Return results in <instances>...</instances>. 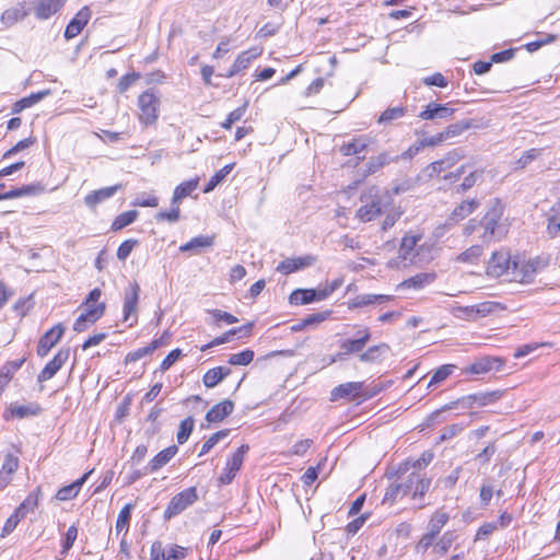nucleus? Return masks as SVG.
Returning a JSON list of instances; mask_svg holds the SVG:
<instances>
[{
	"instance_id": "f257e3e1",
	"label": "nucleus",
	"mask_w": 560,
	"mask_h": 560,
	"mask_svg": "<svg viewBox=\"0 0 560 560\" xmlns=\"http://www.w3.org/2000/svg\"><path fill=\"white\" fill-rule=\"evenodd\" d=\"M431 487V479L413 471L401 482L392 483L384 494L383 503L394 504L398 499L411 494L413 500L422 499Z\"/></svg>"
},
{
	"instance_id": "f03ea898",
	"label": "nucleus",
	"mask_w": 560,
	"mask_h": 560,
	"mask_svg": "<svg viewBox=\"0 0 560 560\" xmlns=\"http://www.w3.org/2000/svg\"><path fill=\"white\" fill-rule=\"evenodd\" d=\"M360 199L363 205L357 210L355 217L362 222L374 220L386 208L385 197L378 195L376 187H371Z\"/></svg>"
},
{
	"instance_id": "7ed1b4c3",
	"label": "nucleus",
	"mask_w": 560,
	"mask_h": 560,
	"mask_svg": "<svg viewBox=\"0 0 560 560\" xmlns=\"http://www.w3.org/2000/svg\"><path fill=\"white\" fill-rule=\"evenodd\" d=\"M161 101L159 95L149 89L138 97V118L144 126L154 125L159 118Z\"/></svg>"
},
{
	"instance_id": "20e7f679",
	"label": "nucleus",
	"mask_w": 560,
	"mask_h": 560,
	"mask_svg": "<svg viewBox=\"0 0 560 560\" xmlns=\"http://www.w3.org/2000/svg\"><path fill=\"white\" fill-rule=\"evenodd\" d=\"M502 214V206L500 205L499 201H495V205L486 213V215L480 221V224L483 228L482 238L485 242H490L491 240L503 235L504 231L499 223Z\"/></svg>"
},
{
	"instance_id": "39448f33",
	"label": "nucleus",
	"mask_w": 560,
	"mask_h": 560,
	"mask_svg": "<svg viewBox=\"0 0 560 560\" xmlns=\"http://www.w3.org/2000/svg\"><path fill=\"white\" fill-rule=\"evenodd\" d=\"M498 306L495 302H482L470 306H453L451 313L458 319L476 320L491 314Z\"/></svg>"
},
{
	"instance_id": "423d86ee",
	"label": "nucleus",
	"mask_w": 560,
	"mask_h": 560,
	"mask_svg": "<svg viewBox=\"0 0 560 560\" xmlns=\"http://www.w3.org/2000/svg\"><path fill=\"white\" fill-rule=\"evenodd\" d=\"M198 499L197 490L195 487H190L172 498L166 510L164 511V518L171 520L177 514L182 513L188 506L194 504Z\"/></svg>"
},
{
	"instance_id": "0eeeda50",
	"label": "nucleus",
	"mask_w": 560,
	"mask_h": 560,
	"mask_svg": "<svg viewBox=\"0 0 560 560\" xmlns=\"http://www.w3.org/2000/svg\"><path fill=\"white\" fill-rule=\"evenodd\" d=\"M539 269V260H514L510 270L511 280L520 283H530Z\"/></svg>"
},
{
	"instance_id": "6e6552de",
	"label": "nucleus",
	"mask_w": 560,
	"mask_h": 560,
	"mask_svg": "<svg viewBox=\"0 0 560 560\" xmlns=\"http://www.w3.org/2000/svg\"><path fill=\"white\" fill-rule=\"evenodd\" d=\"M421 240V235L417 234H406L401 241L398 258L404 262V265H411L421 262L419 258L420 249L422 247L417 248L418 242Z\"/></svg>"
},
{
	"instance_id": "1a4fd4ad",
	"label": "nucleus",
	"mask_w": 560,
	"mask_h": 560,
	"mask_svg": "<svg viewBox=\"0 0 560 560\" xmlns=\"http://www.w3.org/2000/svg\"><path fill=\"white\" fill-rule=\"evenodd\" d=\"M249 446L246 444L241 445L230 459L226 462V466L223 472L219 477V481L222 485H229L234 479L236 472L241 469L245 455L247 454Z\"/></svg>"
},
{
	"instance_id": "9d476101",
	"label": "nucleus",
	"mask_w": 560,
	"mask_h": 560,
	"mask_svg": "<svg viewBox=\"0 0 560 560\" xmlns=\"http://www.w3.org/2000/svg\"><path fill=\"white\" fill-rule=\"evenodd\" d=\"M69 358L68 349H60L55 357L45 365L42 372L37 376L39 383L46 382L52 378L57 372L63 366Z\"/></svg>"
},
{
	"instance_id": "9b49d317",
	"label": "nucleus",
	"mask_w": 560,
	"mask_h": 560,
	"mask_svg": "<svg viewBox=\"0 0 560 560\" xmlns=\"http://www.w3.org/2000/svg\"><path fill=\"white\" fill-rule=\"evenodd\" d=\"M262 54L261 47H252L245 51H242L235 59L229 72L225 74L226 78H232L238 72L247 69L253 60L258 58Z\"/></svg>"
},
{
	"instance_id": "f8f14e48",
	"label": "nucleus",
	"mask_w": 560,
	"mask_h": 560,
	"mask_svg": "<svg viewBox=\"0 0 560 560\" xmlns=\"http://www.w3.org/2000/svg\"><path fill=\"white\" fill-rule=\"evenodd\" d=\"M512 262L506 253L495 252L492 254L491 259L487 266V273L492 277H500L505 272L510 273Z\"/></svg>"
},
{
	"instance_id": "ddd939ff",
	"label": "nucleus",
	"mask_w": 560,
	"mask_h": 560,
	"mask_svg": "<svg viewBox=\"0 0 560 560\" xmlns=\"http://www.w3.org/2000/svg\"><path fill=\"white\" fill-rule=\"evenodd\" d=\"M316 257L306 255L302 257L287 258L277 266V271L289 275L314 265Z\"/></svg>"
},
{
	"instance_id": "4468645a",
	"label": "nucleus",
	"mask_w": 560,
	"mask_h": 560,
	"mask_svg": "<svg viewBox=\"0 0 560 560\" xmlns=\"http://www.w3.org/2000/svg\"><path fill=\"white\" fill-rule=\"evenodd\" d=\"M65 331L61 324H57L49 329L40 339L37 346V354L46 357L50 349L60 340Z\"/></svg>"
},
{
	"instance_id": "2eb2a0df",
	"label": "nucleus",
	"mask_w": 560,
	"mask_h": 560,
	"mask_svg": "<svg viewBox=\"0 0 560 560\" xmlns=\"http://www.w3.org/2000/svg\"><path fill=\"white\" fill-rule=\"evenodd\" d=\"M503 365L500 358L483 357L470 364L465 373L481 375L491 371H499Z\"/></svg>"
},
{
	"instance_id": "dca6fc26",
	"label": "nucleus",
	"mask_w": 560,
	"mask_h": 560,
	"mask_svg": "<svg viewBox=\"0 0 560 560\" xmlns=\"http://www.w3.org/2000/svg\"><path fill=\"white\" fill-rule=\"evenodd\" d=\"M42 408L37 402H30L26 405H19L16 402L10 404L7 408L5 419H24L37 416Z\"/></svg>"
},
{
	"instance_id": "f3484780",
	"label": "nucleus",
	"mask_w": 560,
	"mask_h": 560,
	"mask_svg": "<svg viewBox=\"0 0 560 560\" xmlns=\"http://www.w3.org/2000/svg\"><path fill=\"white\" fill-rule=\"evenodd\" d=\"M91 18V10L89 7H83L75 16L70 21L65 31V37L71 39L77 37L83 27L88 24Z\"/></svg>"
},
{
	"instance_id": "a211bd4d",
	"label": "nucleus",
	"mask_w": 560,
	"mask_h": 560,
	"mask_svg": "<svg viewBox=\"0 0 560 560\" xmlns=\"http://www.w3.org/2000/svg\"><path fill=\"white\" fill-rule=\"evenodd\" d=\"M140 294V285L133 282L125 292L124 298V320L127 322L131 315H136L138 311Z\"/></svg>"
},
{
	"instance_id": "6ab92c4d",
	"label": "nucleus",
	"mask_w": 560,
	"mask_h": 560,
	"mask_svg": "<svg viewBox=\"0 0 560 560\" xmlns=\"http://www.w3.org/2000/svg\"><path fill=\"white\" fill-rule=\"evenodd\" d=\"M454 114V109L447 104H439L431 102L419 114V117L424 120L447 119Z\"/></svg>"
},
{
	"instance_id": "aec40b11",
	"label": "nucleus",
	"mask_w": 560,
	"mask_h": 560,
	"mask_svg": "<svg viewBox=\"0 0 560 560\" xmlns=\"http://www.w3.org/2000/svg\"><path fill=\"white\" fill-rule=\"evenodd\" d=\"M479 202L475 199L463 201L448 215L445 225L453 226L470 215L477 208Z\"/></svg>"
},
{
	"instance_id": "412c9836",
	"label": "nucleus",
	"mask_w": 560,
	"mask_h": 560,
	"mask_svg": "<svg viewBox=\"0 0 560 560\" xmlns=\"http://www.w3.org/2000/svg\"><path fill=\"white\" fill-rule=\"evenodd\" d=\"M66 0H37L34 2V13L39 20H47L58 12Z\"/></svg>"
},
{
	"instance_id": "4be33fe9",
	"label": "nucleus",
	"mask_w": 560,
	"mask_h": 560,
	"mask_svg": "<svg viewBox=\"0 0 560 560\" xmlns=\"http://www.w3.org/2000/svg\"><path fill=\"white\" fill-rule=\"evenodd\" d=\"M325 292L320 293L319 289H298L290 295V303L294 305H304L314 301L325 300Z\"/></svg>"
},
{
	"instance_id": "5701e85b",
	"label": "nucleus",
	"mask_w": 560,
	"mask_h": 560,
	"mask_svg": "<svg viewBox=\"0 0 560 560\" xmlns=\"http://www.w3.org/2000/svg\"><path fill=\"white\" fill-rule=\"evenodd\" d=\"M363 388L362 382H349L340 384L331 390V400L339 398L354 399L360 396Z\"/></svg>"
},
{
	"instance_id": "b1692460",
	"label": "nucleus",
	"mask_w": 560,
	"mask_h": 560,
	"mask_svg": "<svg viewBox=\"0 0 560 560\" xmlns=\"http://www.w3.org/2000/svg\"><path fill=\"white\" fill-rule=\"evenodd\" d=\"M34 504L35 503H31L30 499H26L14 510L13 514L5 521V524L2 527V537L14 530L18 524L26 516L28 508Z\"/></svg>"
},
{
	"instance_id": "393cba45",
	"label": "nucleus",
	"mask_w": 560,
	"mask_h": 560,
	"mask_svg": "<svg viewBox=\"0 0 560 560\" xmlns=\"http://www.w3.org/2000/svg\"><path fill=\"white\" fill-rule=\"evenodd\" d=\"M234 410L233 401L226 399L214 405L206 415V420L209 423L221 422Z\"/></svg>"
},
{
	"instance_id": "a878e982",
	"label": "nucleus",
	"mask_w": 560,
	"mask_h": 560,
	"mask_svg": "<svg viewBox=\"0 0 560 560\" xmlns=\"http://www.w3.org/2000/svg\"><path fill=\"white\" fill-rule=\"evenodd\" d=\"M119 188L120 185H115L91 191L89 195L85 196L84 203L89 208L94 209L98 203L113 197Z\"/></svg>"
},
{
	"instance_id": "bb28decb",
	"label": "nucleus",
	"mask_w": 560,
	"mask_h": 560,
	"mask_svg": "<svg viewBox=\"0 0 560 560\" xmlns=\"http://www.w3.org/2000/svg\"><path fill=\"white\" fill-rule=\"evenodd\" d=\"M44 186L39 183L37 184H31V185H24L20 188L11 189L8 191L2 192V200L4 199H13V198H20L24 196H36L44 191Z\"/></svg>"
},
{
	"instance_id": "cd10ccee",
	"label": "nucleus",
	"mask_w": 560,
	"mask_h": 560,
	"mask_svg": "<svg viewBox=\"0 0 560 560\" xmlns=\"http://www.w3.org/2000/svg\"><path fill=\"white\" fill-rule=\"evenodd\" d=\"M90 474H91V471L84 474L80 479H78L73 483L60 488L56 493V498L59 501H67V500H71V499L75 498L78 495L81 487L88 480Z\"/></svg>"
},
{
	"instance_id": "c85d7f7f",
	"label": "nucleus",
	"mask_w": 560,
	"mask_h": 560,
	"mask_svg": "<svg viewBox=\"0 0 560 560\" xmlns=\"http://www.w3.org/2000/svg\"><path fill=\"white\" fill-rule=\"evenodd\" d=\"M231 374V369L228 366H217L213 369H210L205 375H203V384L208 388H212L217 386L222 380H224L226 376Z\"/></svg>"
},
{
	"instance_id": "c756f323",
	"label": "nucleus",
	"mask_w": 560,
	"mask_h": 560,
	"mask_svg": "<svg viewBox=\"0 0 560 560\" xmlns=\"http://www.w3.org/2000/svg\"><path fill=\"white\" fill-rule=\"evenodd\" d=\"M177 453L175 445L170 446L156 454L149 463V470L156 471L165 466Z\"/></svg>"
},
{
	"instance_id": "7c9ffc66",
	"label": "nucleus",
	"mask_w": 560,
	"mask_h": 560,
	"mask_svg": "<svg viewBox=\"0 0 560 560\" xmlns=\"http://www.w3.org/2000/svg\"><path fill=\"white\" fill-rule=\"evenodd\" d=\"M198 184H199V178L196 177L194 179H190V180H187V182H184L182 183L180 185H178L175 190H174V195H173V198H172V202L171 205H180L182 200L187 197V196H190L191 192L197 189L198 187Z\"/></svg>"
},
{
	"instance_id": "2f4dec72",
	"label": "nucleus",
	"mask_w": 560,
	"mask_h": 560,
	"mask_svg": "<svg viewBox=\"0 0 560 560\" xmlns=\"http://www.w3.org/2000/svg\"><path fill=\"white\" fill-rule=\"evenodd\" d=\"M19 450L12 448L5 454V462L2 464V474H13L19 467ZM10 478L2 475V487L10 482Z\"/></svg>"
},
{
	"instance_id": "473e14b6",
	"label": "nucleus",
	"mask_w": 560,
	"mask_h": 560,
	"mask_svg": "<svg viewBox=\"0 0 560 560\" xmlns=\"http://www.w3.org/2000/svg\"><path fill=\"white\" fill-rule=\"evenodd\" d=\"M250 329H252V324H247V325L238 327V328H233V329L226 331L225 334H223L222 336L214 338L210 343L202 346L201 351H206L213 346H219L224 342H228V341H230L231 337L236 334H243L244 336H248Z\"/></svg>"
},
{
	"instance_id": "72a5a7b5",
	"label": "nucleus",
	"mask_w": 560,
	"mask_h": 560,
	"mask_svg": "<svg viewBox=\"0 0 560 560\" xmlns=\"http://www.w3.org/2000/svg\"><path fill=\"white\" fill-rule=\"evenodd\" d=\"M50 94V90H43L36 93H32L31 95L23 97L22 100L14 103L13 106V113L18 114L22 112L25 108H28L39 101H42L44 97L48 96Z\"/></svg>"
},
{
	"instance_id": "f704fd0d",
	"label": "nucleus",
	"mask_w": 560,
	"mask_h": 560,
	"mask_svg": "<svg viewBox=\"0 0 560 560\" xmlns=\"http://www.w3.org/2000/svg\"><path fill=\"white\" fill-rule=\"evenodd\" d=\"M370 332L365 329L361 337L357 339H347L341 343V349L345 350V354H350L354 352H360L366 342L370 340Z\"/></svg>"
},
{
	"instance_id": "c9c22d12",
	"label": "nucleus",
	"mask_w": 560,
	"mask_h": 560,
	"mask_svg": "<svg viewBox=\"0 0 560 560\" xmlns=\"http://www.w3.org/2000/svg\"><path fill=\"white\" fill-rule=\"evenodd\" d=\"M435 280L434 272H422L418 273L401 282L400 287L421 289L427 284H430Z\"/></svg>"
},
{
	"instance_id": "e433bc0d",
	"label": "nucleus",
	"mask_w": 560,
	"mask_h": 560,
	"mask_svg": "<svg viewBox=\"0 0 560 560\" xmlns=\"http://www.w3.org/2000/svg\"><path fill=\"white\" fill-rule=\"evenodd\" d=\"M393 300L392 295L385 294H361L358 295L353 301V306L362 307L371 304L386 303Z\"/></svg>"
},
{
	"instance_id": "4c0bfd02",
	"label": "nucleus",
	"mask_w": 560,
	"mask_h": 560,
	"mask_svg": "<svg viewBox=\"0 0 560 560\" xmlns=\"http://www.w3.org/2000/svg\"><path fill=\"white\" fill-rule=\"evenodd\" d=\"M369 144V139L365 137H359L353 139L351 142L341 145L340 151L343 155H355L363 152Z\"/></svg>"
},
{
	"instance_id": "58836bf2",
	"label": "nucleus",
	"mask_w": 560,
	"mask_h": 560,
	"mask_svg": "<svg viewBox=\"0 0 560 560\" xmlns=\"http://www.w3.org/2000/svg\"><path fill=\"white\" fill-rule=\"evenodd\" d=\"M398 156L393 158L389 155V153L383 152L378 154L377 156L371 158L370 161L366 163V174H373L384 167L385 165H388L389 163L397 161Z\"/></svg>"
},
{
	"instance_id": "ea45409f",
	"label": "nucleus",
	"mask_w": 560,
	"mask_h": 560,
	"mask_svg": "<svg viewBox=\"0 0 560 560\" xmlns=\"http://www.w3.org/2000/svg\"><path fill=\"white\" fill-rule=\"evenodd\" d=\"M501 397L499 392H491L486 394H475L465 398L468 406L477 405L479 407H483L490 404H493Z\"/></svg>"
},
{
	"instance_id": "a19ab883",
	"label": "nucleus",
	"mask_w": 560,
	"mask_h": 560,
	"mask_svg": "<svg viewBox=\"0 0 560 560\" xmlns=\"http://www.w3.org/2000/svg\"><path fill=\"white\" fill-rule=\"evenodd\" d=\"M448 520V513L443 510L435 511L428 523V530L438 536Z\"/></svg>"
},
{
	"instance_id": "79ce46f5",
	"label": "nucleus",
	"mask_w": 560,
	"mask_h": 560,
	"mask_svg": "<svg viewBox=\"0 0 560 560\" xmlns=\"http://www.w3.org/2000/svg\"><path fill=\"white\" fill-rule=\"evenodd\" d=\"M213 236L199 235L191 238L188 243L182 245L179 250L185 253L189 250H197L199 248L211 247L213 245Z\"/></svg>"
},
{
	"instance_id": "37998d69",
	"label": "nucleus",
	"mask_w": 560,
	"mask_h": 560,
	"mask_svg": "<svg viewBox=\"0 0 560 560\" xmlns=\"http://www.w3.org/2000/svg\"><path fill=\"white\" fill-rule=\"evenodd\" d=\"M161 345H162V338L154 339L148 346L139 348L136 351L128 353L126 357V361L127 362H136V361L140 360L141 358L153 353Z\"/></svg>"
},
{
	"instance_id": "c03bdc74",
	"label": "nucleus",
	"mask_w": 560,
	"mask_h": 560,
	"mask_svg": "<svg viewBox=\"0 0 560 560\" xmlns=\"http://www.w3.org/2000/svg\"><path fill=\"white\" fill-rule=\"evenodd\" d=\"M406 112L407 109L404 106L389 107L380 115L377 122L382 125H389L393 121L402 118Z\"/></svg>"
},
{
	"instance_id": "a18cd8bd",
	"label": "nucleus",
	"mask_w": 560,
	"mask_h": 560,
	"mask_svg": "<svg viewBox=\"0 0 560 560\" xmlns=\"http://www.w3.org/2000/svg\"><path fill=\"white\" fill-rule=\"evenodd\" d=\"M560 202L555 205L550 209V214H548V223H547V233L550 237H555L560 232Z\"/></svg>"
},
{
	"instance_id": "49530a36",
	"label": "nucleus",
	"mask_w": 560,
	"mask_h": 560,
	"mask_svg": "<svg viewBox=\"0 0 560 560\" xmlns=\"http://www.w3.org/2000/svg\"><path fill=\"white\" fill-rule=\"evenodd\" d=\"M100 318V312H82L81 315L75 319L73 329L78 332H82L93 325Z\"/></svg>"
},
{
	"instance_id": "de8ad7c7",
	"label": "nucleus",
	"mask_w": 560,
	"mask_h": 560,
	"mask_svg": "<svg viewBox=\"0 0 560 560\" xmlns=\"http://www.w3.org/2000/svg\"><path fill=\"white\" fill-rule=\"evenodd\" d=\"M389 347L386 343H381L378 346H373L369 348L365 352L360 354V361L372 363L380 360L381 355L387 352Z\"/></svg>"
},
{
	"instance_id": "09e8293b",
	"label": "nucleus",
	"mask_w": 560,
	"mask_h": 560,
	"mask_svg": "<svg viewBox=\"0 0 560 560\" xmlns=\"http://www.w3.org/2000/svg\"><path fill=\"white\" fill-rule=\"evenodd\" d=\"M132 509L133 505L131 503H128L120 510L115 526L117 535L121 532L127 533Z\"/></svg>"
},
{
	"instance_id": "8fccbe9b",
	"label": "nucleus",
	"mask_w": 560,
	"mask_h": 560,
	"mask_svg": "<svg viewBox=\"0 0 560 560\" xmlns=\"http://www.w3.org/2000/svg\"><path fill=\"white\" fill-rule=\"evenodd\" d=\"M472 126L470 120H462L452 125H448L443 131L444 139H451L462 135L465 130Z\"/></svg>"
},
{
	"instance_id": "3c124183",
	"label": "nucleus",
	"mask_w": 560,
	"mask_h": 560,
	"mask_svg": "<svg viewBox=\"0 0 560 560\" xmlns=\"http://www.w3.org/2000/svg\"><path fill=\"white\" fill-rule=\"evenodd\" d=\"M138 217V212L136 210L126 211L124 213H120L115 218V220L112 223V230L113 231H119L127 225L131 224Z\"/></svg>"
},
{
	"instance_id": "603ef678",
	"label": "nucleus",
	"mask_w": 560,
	"mask_h": 560,
	"mask_svg": "<svg viewBox=\"0 0 560 560\" xmlns=\"http://www.w3.org/2000/svg\"><path fill=\"white\" fill-rule=\"evenodd\" d=\"M234 164H229L219 170L208 182L206 185L203 192H210L213 190L219 184H221L224 178L231 173Z\"/></svg>"
},
{
	"instance_id": "864d4df0",
	"label": "nucleus",
	"mask_w": 560,
	"mask_h": 560,
	"mask_svg": "<svg viewBox=\"0 0 560 560\" xmlns=\"http://www.w3.org/2000/svg\"><path fill=\"white\" fill-rule=\"evenodd\" d=\"M459 156L456 152H451L447 154L445 159L431 163L429 166V170H431L430 175L439 174L445 167H451L452 165L455 164Z\"/></svg>"
},
{
	"instance_id": "5fc2aeb1",
	"label": "nucleus",
	"mask_w": 560,
	"mask_h": 560,
	"mask_svg": "<svg viewBox=\"0 0 560 560\" xmlns=\"http://www.w3.org/2000/svg\"><path fill=\"white\" fill-rule=\"evenodd\" d=\"M482 250L481 245H472L457 256V261L475 264L482 255Z\"/></svg>"
},
{
	"instance_id": "6e6d98bb",
	"label": "nucleus",
	"mask_w": 560,
	"mask_h": 560,
	"mask_svg": "<svg viewBox=\"0 0 560 560\" xmlns=\"http://www.w3.org/2000/svg\"><path fill=\"white\" fill-rule=\"evenodd\" d=\"M26 10L23 4L19 3L13 8L5 10L2 13V22L14 23L19 20H22L26 15Z\"/></svg>"
},
{
	"instance_id": "4d7b16f0",
	"label": "nucleus",
	"mask_w": 560,
	"mask_h": 560,
	"mask_svg": "<svg viewBox=\"0 0 560 560\" xmlns=\"http://www.w3.org/2000/svg\"><path fill=\"white\" fill-rule=\"evenodd\" d=\"M254 351L246 349L242 352L231 354L228 362L232 365H248L254 359Z\"/></svg>"
},
{
	"instance_id": "13d9d810",
	"label": "nucleus",
	"mask_w": 560,
	"mask_h": 560,
	"mask_svg": "<svg viewBox=\"0 0 560 560\" xmlns=\"http://www.w3.org/2000/svg\"><path fill=\"white\" fill-rule=\"evenodd\" d=\"M194 424L195 422L191 417H188L180 422L179 430L177 432V442L179 444H183L188 440L194 430Z\"/></svg>"
},
{
	"instance_id": "bf43d9fd",
	"label": "nucleus",
	"mask_w": 560,
	"mask_h": 560,
	"mask_svg": "<svg viewBox=\"0 0 560 560\" xmlns=\"http://www.w3.org/2000/svg\"><path fill=\"white\" fill-rule=\"evenodd\" d=\"M454 369H455V365H453V364H445V365L440 366L432 375L428 386L430 387L434 384H439V383L443 382L452 374Z\"/></svg>"
},
{
	"instance_id": "052dcab7",
	"label": "nucleus",
	"mask_w": 560,
	"mask_h": 560,
	"mask_svg": "<svg viewBox=\"0 0 560 560\" xmlns=\"http://www.w3.org/2000/svg\"><path fill=\"white\" fill-rule=\"evenodd\" d=\"M230 430H221L212 434L201 446L199 456L207 454L220 440L226 438Z\"/></svg>"
},
{
	"instance_id": "680f3d73",
	"label": "nucleus",
	"mask_w": 560,
	"mask_h": 560,
	"mask_svg": "<svg viewBox=\"0 0 560 560\" xmlns=\"http://www.w3.org/2000/svg\"><path fill=\"white\" fill-rule=\"evenodd\" d=\"M180 217L179 205H172L170 211H160L155 215L156 221H168L171 223L177 222Z\"/></svg>"
},
{
	"instance_id": "e2e57ef3",
	"label": "nucleus",
	"mask_w": 560,
	"mask_h": 560,
	"mask_svg": "<svg viewBox=\"0 0 560 560\" xmlns=\"http://www.w3.org/2000/svg\"><path fill=\"white\" fill-rule=\"evenodd\" d=\"M467 427L466 423H453L451 425L445 427L442 432L440 440L446 441L450 440L456 435H458L464 429Z\"/></svg>"
},
{
	"instance_id": "0e129e2a",
	"label": "nucleus",
	"mask_w": 560,
	"mask_h": 560,
	"mask_svg": "<svg viewBox=\"0 0 560 560\" xmlns=\"http://www.w3.org/2000/svg\"><path fill=\"white\" fill-rule=\"evenodd\" d=\"M455 538L456 536L453 532L444 533L440 540L436 542L435 549L439 550L441 553H446Z\"/></svg>"
},
{
	"instance_id": "69168bd1",
	"label": "nucleus",
	"mask_w": 560,
	"mask_h": 560,
	"mask_svg": "<svg viewBox=\"0 0 560 560\" xmlns=\"http://www.w3.org/2000/svg\"><path fill=\"white\" fill-rule=\"evenodd\" d=\"M136 240H127L120 244L117 250V258L121 261L126 260L127 257L132 252L133 247L137 245Z\"/></svg>"
},
{
	"instance_id": "338daca9",
	"label": "nucleus",
	"mask_w": 560,
	"mask_h": 560,
	"mask_svg": "<svg viewBox=\"0 0 560 560\" xmlns=\"http://www.w3.org/2000/svg\"><path fill=\"white\" fill-rule=\"evenodd\" d=\"M24 359H19L14 361H10L2 368V378H5L8 382L12 375L22 366Z\"/></svg>"
},
{
	"instance_id": "774afa93",
	"label": "nucleus",
	"mask_w": 560,
	"mask_h": 560,
	"mask_svg": "<svg viewBox=\"0 0 560 560\" xmlns=\"http://www.w3.org/2000/svg\"><path fill=\"white\" fill-rule=\"evenodd\" d=\"M163 560H183L185 558V549L179 546L171 547L166 553L162 551Z\"/></svg>"
}]
</instances>
